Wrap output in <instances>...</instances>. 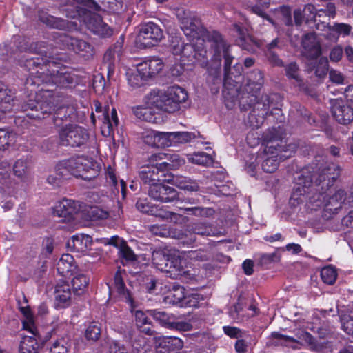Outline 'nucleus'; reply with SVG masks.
<instances>
[{
	"mask_svg": "<svg viewBox=\"0 0 353 353\" xmlns=\"http://www.w3.org/2000/svg\"><path fill=\"white\" fill-rule=\"evenodd\" d=\"M88 30L101 37H109L113 34V30L98 14L91 16L86 22Z\"/></svg>",
	"mask_w": 353,
	"mask_h": 353,
	"instance_id": "21",
	"label": "nucleus"
},
{
	"mask_svg": "<svg viewBox=\"0 0 353 353\" xmlns=\"http://www.w3.org/2000/svg\"><path fill=\"white\" fill-rule=\"evenodd\" d=\"M28 163L24 159L17 160L13 166L14 174L19 178L25 176L28 174Z\"/></svg>",
	"mask_w": 353,
	"mask_h": 353,
	"instance_id": "62",
	"label": "nucleus"
},
{
	"mask_svg": "<svg viewBox=\"0 0 353 353\" xmlns=\"http://www.w3.org/2000/svg\"><path fill=\"white\" fill-rule=\"evenodd\" d=\"M301 44L311 59H316L321 54V46L316 41V34L314 32L305 34Z\"/></svg>",
	"mask_w": 353,
	"mask_h": 353,
	"instance_id": "26",
	"label": "nucleus"
},
{
	"mask_svg": "<svg viewBox=\"0 0 353 353\" xmlns=\"http://www.w3.org/2000/svg\"><path fill=\"white\" fill-rule=\"evenodd\" d=\"M152 261L158 270L174 273V276L188 273L183 270L185 262L176 250L167 248L156 250L152 252Z\"/></svg>",
	"mask_w": 353,
	"mask_h": 353,
	"instance_id": "4",
	"label": "nucleus"
},
{
	"mask_svg": "<svg viewBox=\"0 0 353 353\" xmlns=\"http://www.w3.org/2000/svg\"><path fill=\"white\" fill-rule=\"evenodd\" d=\"M101 334V327L96 323L90 324L85 332V336L88 341H97L100 338Z\"/></svg>",
	"mask_w": 353,
	"mask_h": 353,
	"instance_id": "57",
	"label": "nucleus"
},
{
	"mask_svg": "<svg viewBox=\"0 0 353 353\" xmlns=\"http://www.w3.org/2000/svg\"><path fill=\"white\" fill-rule=\"evenodd\" d=\"M304 16L306 18V22L310 23L314 21L317 18L322 17V13H324L325 17L329 19H334L337 14L336 7L334 3H327L324 8L316 10L315 6L312 4H307L305 6L303 10Z\"/></svg>",
	"mask_w": 353,
	"mask_h": 353,
	"instance_id": "18",
	"label": "nucleus"
},
{
	"mask_svg": "<svg viewBox=\"0 0 353 353\" xmlns=\"http://www.w3.org/2000/svg\"><path fill=\"white\" fill-rule=\"evenodd\" d=\"M263 74L259 70H254L248 74L247 83L239 94L240 103L251 106L257 101V92L263 84Z\"/></svg>",
	"mask_w": 353,
	"mask_h": 353,
	"instance_id": "9",
	"label": "nucleus"
},
{
	"mask_svg": "<svg viewBox=\"0 0 353 353\" xmlns=\"http://www.w3.org/2000/svg\"><path fill=\"white\" fill-rule=\"evenodd\" d=\"M271 339L275 340L272 344L275 346H286L290 347L293 349L297 347L298 339L294 337L282 334L278 332H272L270 336Z\"/></svg>",
	"mask_w": 353,
	"mask_h": 353,
	"instance_id": "35",
	"label": "nucleus"
},
{
	"mask_svg": "<svg viewBox=\"0 0 353 353\" xmlns=\"http://www.w3.org/2000/svg\"><path fill=\"white\" fill-rule=\"evenodd\" d=\"M285 71L288 79L294 80L300 88H305V83L300 76V70L296 63L292 62L288 64L285 68Z\"/></svg>",
	"mask_w": 353,
	"mask_h": 353,
	"instance_id": "40",
	"label": "nucleus"
},
{
	"mask_svg": "<svg viewBox=\"0 0 353 353\" xmlns=\"http://www.w3.org/2000/svg\"><path fill=\"white\" fill-rule=\"evenodd\" d=\"M163 172L158 163L155 165H145L141 168L139 176L141 181L149 187L160 181L159 172Z\"/></svg>",
	"mask_w": 353,
	"mask_h": 353,
	"instance_id": "22",
	"label": "nucleus"
},
{
	"mask_svg": "<svg viewBox=\"0 0 353 353\" xmlns=\"http://www.w3.org/2000/svg\"><path fill=\"white\" fill-rule=\"evenodd\" d=\"M207 40L212 53L210 65L208 68L209 75L208 81H212L214 84L221 83V65L223 57L224 59L223 86L227 88L228 81L231 79V64L234 59L230 52V46L228 45L222 35L216 31L208 32Z\"/></svg>",
	"mask_w": 353,
	"mask_h": 353,
	"instance_id": "2",
	"label": "nucleus"
},
{
	"mask_svg": "<svg viewBox=\"0 0 353 353\" xmlns=\"http://www.w3.org/2000/svg\"><path fill=\"white\" fill-rule=\"evenodd\" d=\"M20 310L26 317V320L23 321V329L29 331L31 334L36 336L37 329L33 323V316L30 308L28 306L21 307Z\"/></svg>",
	"mask_w": 353,
	"mask_h": 353,
	"instance_id": "43",
	"label": "nucleus"
},
{
	"mask_svg": "<svg viewBox=\"0 0 353 353\" xmlns=\"http://www.w3.org/2000/svg\"><path fill=\"white\" fill-rule=\"evenodd\" d=\"M95 112L99 113L97 116L98 119L101 120L103 124V128L107 127L110 128L112 126V123L110 121V116L108 112L107 108H105V110L102 111V106L101 103L98 101H95L94 102Z\"/></svg>",
	"mask_w": 353,
	"mask_h": 353,
	"instance_id": "51",
	"label": "nucleus"
},
{
	"mask_svg": "<svg viewBox=\"0 0 353 353\" xmlns=\"http://www.w3.org/2000/svg\"><path fill=\"white\" fill-rule=\"evenodd\" d=\"M184 211L187 212L188 214H192L196 216H207L209 214H212V210L211 208H202V207H181Z\"/></svg>",
	"mask_w": 353,
	"mask_h": 353,
	"instance_id": "58",
	"label": "nucleus"
},
{
	"mask_svg": "<svg viewBox=\"0 0 353 353\" xmlns=\"http://www.w3.org/2000/svg\"><path fill=\"white\" fill-rule=\"evenodd\" d=\"M205 41L203 39H197L194 43H186L182 46L180 52L183 57L193 58L197 61L201 66H208V52L205 46Z\"/></svg>",
	"mask_w": 353,
	"mask_h": 353,
	"instance_id": "13",
	"label": "nucleus"
},
{
	"mask_svg": "<svg viewBox=\"0 0 353 353\" xmlns=\"http://www.w3.org/2000/svg\"><path fill=\"white\" fill-rule=\"evenodd\" d=\"M147 312L162 326L169 329L173 320L176 319L174 315L164 310L154 309L149 310Z\"/></svg>",
	"mask_w": 353,
	"mask_h": 353,
	"instance_id": "33",
	"label": "nucleus"
},
{
	"mask_svg": "<svg viewBox=\"0 0 353 353\" xmlns=\"http://www.w3.org/2000/svg\"><path fill=\"white\" fill-rule=\"evenodd\" d=\"M232 30L236 33L238 38L236 42L243 50L250 52H255L259 48V43L248 33L246 28L239 24L235 23L232 26Z\"/></svg>",
	"mask_w": 353,
	"mask_h": 353,
	"instance_id": "19",
	"label": "nucleus"
},
{
	"mask_svg": "<svg viewBox=\"0 0 353 353\" xmlns=\"http://www.w3.org/2000/svg\"><path fill=\"white\" fill-rule=\"evenodd\" d=\"M107 180L110 184L114 187L116 190H119V187L121 188V191L123 194V197L124 198L125 196L126 191V184L123 180H121L119 183H118L116 175L113 172V171H108L107 173Z\"/></svg>",
	"mask_w": 353,
	"mask_h": 353,
	"instance_id": "61",
	"label": "nucleus"
},
{
	"mask_svg": "<svg viewBox=\"0 0 353 353\" xmlns=\"http://www.w3.org/2000/svg\"><path fill=\"white\" fill-rule=\"evenodd\" d=\"M264 141V154L279 157V159L290 157L297 149V145L294 143L286 144L280 130L274 128L269 129L265 134Z\"/></svg>",
	"mask_w": 353,
	"mask_h": 353,
	"instance_id": "6",
	"label": "nucleus"
},
{
	"mask_svg": "<svg viewBox=\"0 0 353 353\" xmlns=\"http://www.w3.org/2000/svg\"><path fill=\"white\" fill-rule=\"evenodd\" d=\"M139 72L147 79L158 74L163 67L162 61L156 57H153L137 65Z\"/></svg>",
	"mask_w": 353,
	"mask_h": 353,
	"instance_id": "23",
	"label": "nucleus"
},
{
	"mask_svg": "<svg viewBox=\"0 0 353 353\" xmlns=\"http://www.w3.org/2000/svg\"><path fill=\"white\" fill-rule=\"evenodd\" d=\"M188 159L192 163L203 166H208L212 163L211 156L205 152L194 153L188 157Z\"/></svg>",
	"mask_w": 353,
	"mask_h": 353,
	"instance_id": "48",
	"label": "nucleus"
},
{
	"mask_svg": "<svg viewBox=\"0 0 353 353\" xmlns=\"http://www.w3.org/2000/svg\"><path fill=\"white\" fill-rule=\"evenodd\" d=\"M79 205L75 201L63 199L53 208L54 216L60 218V221L68 222L74 219L79 210Z\"/></svg>",
	"mask_w": 353,
	"mask_h": 353,
	"instance_id": "17",
	"label": "nucleus"
},
{
	"mask_svg": "<svg viewBox=\"0 0 353 353\" xmlns=\"http://www.w3.org/2000/svg\"><path fill=\"white\" fill-rule=\"evenodd\" d=\"M321 276L325 283L332 285L336 279L337 273L335 268L332 266H327L321 270Z\"/></svg>",
	"mask_w": 353,
	"mask_h": 353,
	"instance_id": "50",
	"label": "nucleus"
},
{
	"mask_svg": "<svg viewBox=\"0 0 353 353\" xmlns=\"http://www.w3.org/2000/svg\"><path fill=\"white\" fill-rule=\"evenodd\" d=\"M188 98L185 91L179 86H172L165 91L153 90L145 97L147 105L169 113L179 110L181 103Z\"/></svg>",
	"mask_w": 353,
	"mask_h": 353,
	"instance_id": "3",
	"label": "nucleus"
},
{
	"mask_svg": "<svg viewBox=\"0 0 353 353\" xmlns=\"http://www.w3.org/2000/svg\"><path fill=\"white\" fill-rule=\"evenodd\" d=\"M256 110H258L256 107H254L253 110L250 113L248 117V122L252 128H259L265 121V114L264 112H261L260 114L257 113Z\"/></svg>",
	"mask_w": 353,
	"mask_h": 353,
	"instance_id": "54",
	"label": "nucleus"
},
{
	"mask_svg": "<svg viewBox=\"0 0 353 353\" xmlns=\"http://www.w3.org/2000/svg\"><path fill=\"white\" fill-rule=\"evenodd\" d=\"M172 132H159L158 148H165L174 145Z\"/></svg>",
	"mask_w": 353,
	"mask_h": 353,
	"instance_id": "64",
	"label": "nucleus"
},
{
	"mask_svg": "<svg viewBox=\"0 0 353 353\" xmlns=\"http://www.w3.org/2000/svg\"><path fill=\"white\" fill-rule=\"evenodd\" d=\"M314 182V192L318 193L316 196L309 197L310 202L315 203L316 207L323 205V194L334 185L340 176V168L334 163H330L324 168L319 169L316 174Z\"/></svg>",
	"mask_w": 353,
	"mask_h": 353,
	"instance_id": "5",
	"label": "nucleus"
},
{
	"mask_svg": "<svg viewBox=\"0 0 353 353\" xmlns=\"http://www.w3.org/2000/svg\"><path fill=\"white\" fill-rule=\"evenodd\" d=\"M190 230L196 234L201 236H216V232L212 226L204 223H197L192 225Z\"/></svg>",
	"mask_w": 353,
	"mask_h": 353,
	"instance_id": "46",
	"label": "nucleus"
},
{
	"mask_svg": "<svg viewBox=\"0 0 353 353\" xmlns=\"http://www.w3.org/2000/svg\"><path fill=\"white\" fill-rule=\"evenodd\" d=\"M174 184L182 190L190 192H196L199 190V186L196 181L186 176H177L174 179Z\"/></svg>",
	"mask_w": 353,
	"mask_h": 353,
	"instance_id": "39",
	"label": "nucleus"
},
{
	"mask_svg": "<svg viewBox=\"0 0 353 353\" xmlns=\"http://www.w3.org/2000/svg\"><path fill=\"white\" fill-rule=\"evenodd\" d=\"M70 108L68 107H60L54 112L53 114V122L55 125L60 126L64 121H66L70 115Z\"/></svg>",
	"mask_w": 353,
	"mask_h": 353,
	"instance_id": "52",
	"label": "nucleus"
},
{
	"mask_svg": "<svg viewBox=\"0 0 353 353\" xmlns=\"http://www.w3.org/2000/svg\"><path fill=\"white\" fill-rule=\"evenodd\" d=\"M185 289L181 285H173L172 288L170 290L166 295L163 297V302L165 304L182 305L183 300L184 299Z\"/></svg>",
	"mask_w": 353,
	"mask_h": 353,
	"instance_id": "31",
	"label": "nucleus"
},
{
	"mask_svg": "<svg viewBox=\"0 0 353 353\" xmlns=\"http://www.w3.org/2000/svg\"><path fill=\"white\" fill-rule=\"evenodd\" d=\"M59 138L61 145L79 148L87 143L89 139V133L81 126L68 124L60 129Z\"/></svg>",
	"mask_w": 353,
	"mask_h": 353,
	"instance_id": "10",
	"label": "nucleus"
},
{
	"mask_svg": "<svg viewBox=\"0 0 353 353\" xmlns=\"http://www.w3.org/2000/svg\"><path fill=\"white\" fill-rule=\"evenodd\" d=\"M77 268L73 256L69 254H63L57 264V271L63 276L73 274Z\"/></svg>",
	"mask_w": 353,
	"mask_h": 353,
	"instance_id": "28",
	"label": "nucleus"
},
{
	"mask_svg": "<svg viewBox=\"0 0 353 353\" xmlns=\"http://www.w3.org/2000/svg\"><path fill=\"white\" fill-rule=\"evenodd\" d=\"M352 30V26L348 23L335 22L330 27V32L325 35L328 40L337 41L339 37L349 36Z\"/></svg>",
	"mask_w": 353,
	"mask_h": 353,
	"instance_id": "29",
	"label": "nucleus"
},
{
	"mask_svg": "<svg viewBox=\"0 0 353 353\" xmlns=\"http://www.w3.org/2000/svg\"><path fill=\"white\" fill-rule=\"evenodd\" d=\"M39 53L43 57H32L29 54L25 56L23 65L30 71L32 74L40 81L52 84L58 88H63L72 85L76 81V75L70 70L57 62L51 52L40 50Z\"/></svg>",
	"mask_w": 353,
	"mask_h": 353,
	"instance_id": "1",
	"label": "nucleus"
},
{
	"mask_svg": "<svg viewBox=\"0 0 353 353\" xmlns=\"http://www.w3.org/2000/svg\"><path fill=\"white\" fill-rule=\"evenodd\" d=\"M90 237L88 236H73L68 242V245L72 247L73 250L77 252H83L87 250L88 243H90Z\"/></svg>",
	"mask_w": 353,
	"mask_h": 353,
	"instance_id": "42",
	"label": "nucleus"
},
{
	"mask_svg": "<svg viewBox=\"0 0 353 353\" xmlns=\"http://www.w3.org/2000/svg\"><path fill=\"white\" fill-rule=\"evenodd\" d=\"M332 114L341 124L347 125L353 120V109L342 100L335 99L332 102Z\"/></svg>",
	"mask_w": 353,
	"mask_h": 353,
	"instance_id": "20",
	"label": "nucleus"
},
{
	"mask_svg": "<svg viewBox=\"0 0 353 353\" xmlns=\"http://www.w3.org/2000/svg\"><path fill=\"white\" fill-rule=\"evenodd\" d=\"M152 161L166 159L165 161L158 163L163 171L175 170L184 163V160L177 154H159L152 157Z\"/></svg>",
	"mask_w": 353,
	"mask_h": 353,
	"instance_id": "24",
	"label": "nucleus"
},
{
	"mask_svg": "<svg viewBox=\"0 0 353 353\" xmlns=\"http://www.w3.org/2000/svg\"><path fill=\"white\" fill-rule=\"evenodd\" d=\"M50 353H68L71 341L68 336H61L51 341Z\"/></svg>",
	"mask_w": 353,
	"mask_h": 353,
	"instance_id": "37",
	"label": "nucleus"
},
{
	"mask_svg": "<svg viewBox=\"0 0 353 353\" xmlns=\"http://www.w3.org/2000/svg\"><path fill=\"white\" fill-rule=\"evenodd\" d=\"M69 179L68 170H65L61 161H59L55 167L54 172L48 176L47 181L54 186H59L63 181Z\"/></svg>",
	"mask_w": 353,
	"mask_h": 353,
	"instance_id": "32",
	"label": "nucleus"
},
{
	"mask_svg": "<svg viewBox=\"0 0 353 353\" xmlns=\"http://www.w3.org/2000/svg\"><path fill=\"white\" fill-rule=\"evenodd\" d=\"M39 335L37 331V335L24 336L20 342L19 353H37L39 347L38 339Z\"/></svg>",
	"mask_w": 353,
	"mask_h": 353,
	"instance_id": "30",
	"label": "nucleus"
},
{
	"mask_svg": "<svg viewBox=\"0 0 353 353\" xmlns=\"http://www.w3.org/2000/svg\"><path fill=\"white\" fill-rule=\"evenodd\" d=\"M38 18L41 23L52 28L65 30L69 28L67 20L50 15L43 10L38 11Z\"/></svg>",
	"mask_w": 353,
	"mask_h": 353,
	"instance_id": "25",
	"label": "nucleus"
},
{
	"mask_svg": "<svg viewBox=\"0 0 353 353\" xmlns=\"http://www.w3.org/2000/svg\"><path fill=\"white\" fill-rule=\"evenodd\" d=\"M314 172L312 168L306 167L296 172L294 177V187L290 199V203L292 206H296L303 202L312 191L314 192L313 178Z\"/></svg>",
	"mask_w": 353,
	"mask_h": 353,
	"instance_id": "8",
	"label": "nucleus"
},
{
	"mask_svg": "<svg viewBox=\"0 0 353 353\" xmlns=\"http://www.w3.org/2000/svg\"><path fill=\"white\" fill-rule=\"evenodd\" d=\"M137 107L133 110V112L134 115L139 119L149 122V123H156L157 117L155 113L152 110L151 107Z\"/></svg>",
	"mask_w": 353,
	"mask_h": 353,
	"instance_id": "41",
	"label": "nucleus"
},
{
	"mask_svg": "<svg viewBox=\"0 0 353 353\" xmlns=\"http://www.w3.org/2000/svg\"><path fill=\"white\" fill-rule=\"evenodd\" d=\"M156 339V344L167 350H174L183 347L182 341L177 337H159Z\"/></svg>",
	"mask_w": 353,
	"mask_h": 353,
	"instance_id": "38",
	"label": "nucleus"
},
{
	"mask_svg": "<svg viewBox=\"0 0 353 353\" xmlns=\"http://www.w3.org/2000/svg\"><path fill=\"white\" fill-rule=\"evenodd\" d=\"M114 61L115 51L110 48L105 52L103 58V65L107 68L108 74L114 71Z\"/></svg>",
	"mask_w": 353,
	"mask_h": 353,
	"instance_id": "59",
	"label": "nucleus"
},
{
	"mask_svg": "<svg viewBox=\"0 0 353 353\" xmlns=\"http://www.w3.org/2000/svg\"><path fill=\"white\" fill-rule=\"evenodd\" d=\"M52 106L47 101H37L28 100L24 101L21 105V112L30 119H41L52 113Z\"/></svg>",
	"mask_w": 353,
	"mask_h": 353,
	"instance_id": "14",
	"label": "nucleus"
},
{
	"mask_svg": "<svg viewBox=\"0 0 353 353\" xmlns=\"http://www.w3.org/2000/svg\"><path fill=\"white\" fill-rule=\"evenodd\" d=\"M181 21V28L184 34L192 39H200L202 25L200 19L190 11H183L178 14Z\"/></svg>",
	"mask_w": 353,
	"mask_h": 353,
	"instance_id": "12",
	"label": "nucleus"
},
{
	"mask_svg": "<svg viewBox=\"0 0 353 353\" xmlns=\"http://www.w3.org/2000/svg\"><path fill=\"white\" fill-rule=\"evenodd\" d=\"M63 47L68 50H73L75 53L79 54L82 57H89L92 55L93 48L92 46L82 40L72 37L71 36L62 34L59 38Z\"/></svg>",
	"mask_w": 353,
	"mask_h": 353,
	"instance_id": "15",
	"label": "nucleus"
},
{
	"mask_svg": "<svg viewBox=\"0 0 353 353\" xmlns=\"http://www.w3.org/2000/svg\"><path fill=\"white\" fill-rule=\"evenodd\" d=\"M279 161L276 156L267 157L262 163V169L267 173H272L277 170Z\"/></svg>",
	"mask_w": 353,
	"mask_h": 353,
	"instance_id": "56",
	"label": "nucleus"
},
{
	"mask_svg": "<svg viewBox=\"0 0 353 353\" xmlns=\"http://www.w3.org/2000/svg\"><path fill=\"white\" fill-rule=\"evenodd\" d=\"M16 46L21 52H35L38 55L40 56L39 57L45 58L44 54L42 55L41 53H39L40 50H47L48 52H49V48L45 42H38L32 43L30 46L28 48L27 43L26 42V40L21 37H19L17 39Z\"/></svg>",
	"mask_w": 353,
	"mask_h": 353,
	"instance_id": "34",
	"label": "nucleus"
},
{
	"mask_svg": "<svg viewBox=\"0 0 353 353\" xmlns=\"http://www.w3.org/2000/svg\"><path fill=\"white\" fill-rule=\"evenodd\" d=\"M159 132L158 131H154L152 130H145L143 134L142 138L147 145L154 147V148H158L157 141H158V137H159Z\"/></svg>",
	"mask_w": 353,
	"mask_h": 353,
	"instance_id": "60",
	"label": "nucleus"
},
{
	"mask_svg": "<svg viewBox=\"0 0 353 353\" xmlns=\"http://www.w3.org/2000/svg\"><path fill=\"white\" fill-rule=\"evenodd\" d=\"M14 101L13 97L11 94V91L7 89L0 90V107L3 110L9 112L12 110V102Z\"/></svg>",
	"mask_w": 353,
	"mask_h": 353,
	"instance_id": "47",
	"label": "nucleus"
},
{
	"mask_svg": "<svg viewBox=\"0 0 353 353\" xmlns=\"http://www.w3.org/2000/svg\"><path fill=\"white\" fill-rule=\"evenodd\" d=\"M147 79L139 72L138 68L135 71L128 73V81L133 88H138L144 84Z\"/></svg>",
	"mask_w": 353,
	"mask_h": 353,
	"instance_id": "53",
	"label": "nucleus"
},
{
	"mask_svg": "<svg viewBox=\"0 0 353 353\" xmlns=\"http://www.w3.org/2000/svg\"><path fill=\"white\" fill-rule=\"evenodd\" d=\"M114 288L120 295L123 296L127 303H129L132 305L133 299L130 292L125 289V285L123 282L120 270H117L114 274Z\"/></svg>",
	"mask_w": 353,
	"mask_h": 353,
	"instance_id": "36",
	"label": "nucleus"
},
{
	"mask_svg": "<svg viewBox=\"0 0 353 353\" xmlns=\"http://www.w3.org/2000/svg\"><path fill=\"white\" fill-rule=\"evenodd\" d=\"M88 283L89 280L83 274L74 276L72 280L73 292L77 295H81L87 288Z\"/></svg>",
	"mask_w": 353,
	"mask_h": 353,
	"instance_id": "45",
	"label": "nucleus"
},
{
	"mask_svg": "<svg viewBox=\"0 0 353 353\" xmlns=\"http://www.w3.org/2000/svg\"><path fill=\"white\" fill-rule=\"evenodd\" d=\"M148 195L152 199L162 203L172 202L178 199V193L174 188L159 182L149 187Z\"/></svg>",
	"mask_w": 353,
	"mask_h": 353,
	"instance_id": "16",
	"label": "nucleus"
},
{
	"mask_svg": "<svg viewBox=\"0 0 353 353\" xmlns=\"http://www.w3.org/2000/svg\"><path fill=\"white\" fill-rule=\"evenodd\" d=\"M346 199H347L346 191L341 188L336 190L334 194L329 198L326 204V210L333 214L338 213Z\"/></svg>",
	"mask_w": 353,
	"mask_h": 353,
	"instance_id": "27",
	"label": "nucleus"
},
{
	"mask_svg": "<svg viewBox=\"0 0 353 353\" xmlns=\"http://www.w3.org/2000/svg\"><path fill=\"white\" fill-rule=\"evenodd\" d=\"M56 299L61 303L69 305L70 301L71 291L70 285L63 283L56 287Z\"/></svg>",
	"mask_w": 353,
	"mask_h": 353,
	"instance_id": "44",
	"label": "nucleus"
},
{
	"mask_svg": "<svg viewBox=\"0 0 353 353\" xmlns=\"http://www.w3.org/2000/svg\"><path fill=\"white\" fill-rule=\"evenodd\" d=\"M61 161L65 170H68L70 177L74 176L90 181L97 177L99 173L97 163L88 157L78 156Z\"/></svg>",
	"mask_w": 353,
	"mask_h": 353,
	"instance_id": "7",
	"label": "nucleus"
},
{
	"mask_svg": "<svg viewBox=\"0 0 353 353\" xmlns=\"http://www.w3.org/2000/svg\"><path fill=\"white\" fill-rule=\"evenodd\" d=\"M171 136H172L174 145L186 143L196 137L195 133L189 132H172Z\"/></svg>",
	"mask_w": 353,
	"mask_h": 353,
	"instance_id": "49",
	"label": "nucleus"
},
{
	"mask_svg": "<svg viewBox=\"0 0 353 353\" xmlns=\"http://www.w3.org/2000/svg\"><path fill=\"white\" fill-rule=\"evenodd\" d=\"M328 72V61L326 58H321L315 69V75L319 79L326 77Z\"/></svg>",
	"mask_w": 353,
	"mask_h": 353,
	"instance_id": "63",
	"label": "nucleus"
},
{
	"mask_svg": "<svg viewBox=\"0 0 353 353\" xmlns=\"http://www.w3.org/2000/svg\"><path fill=\"white\" fill-rule=\"evenodd\" d=\"M272 105V99L271 97L268 94H262L260 98V101H256L254 102L253 105L249 106L250 108L254 106L256 107L257 110L261 109L263 112L268 115V110Z\"/></svg>",
	"mask_w": 353,
	"mask_h": 353,
	"instance_id": "55",
	"label": "nucleus"
},
{
	"mask_svg": "<svg viewBox=\"0 0 353 353\" xmlns=\"http://www.w3.org/2000/svg\"><path fill=\"white\" fill-rule=\"evenodd\" d=\"M163 37V30L159 25L148 22L141 25L138 41L141 46L150 48L159 43Z\"/></svg>",
	"mask_w": 353,
	"mask_h": 353,
	"instance_id": "11",
	"label": "nucleus"
}]
</instances>
